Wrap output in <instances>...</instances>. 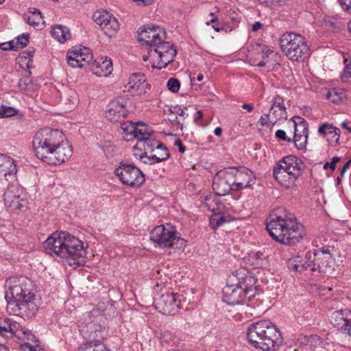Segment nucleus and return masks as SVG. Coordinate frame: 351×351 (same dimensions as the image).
I'll return each mask as SVG.
<instances>
[{
    "mask_svg": "<svg viewBox=\"0 0 351 351\" xmlns=\"http://www.w3.org/2000/svg\"><path fill=\"white\" fill-rule=\"evenodd\" d=\"M6 283L8 289L5 298L8 303V313L24 318L34 316L38 307L36 295L30 289V280L21 276L10 278Z\"/></svg>",
    "mask_w": 351,
    "mask_h": 351,
    "instance_id": "nucleus-1",
    "label": "nucleus"
},
{
    "mask_svg": "<svg viewBox=\"0 0 351 351\" xmlns=\"http://www.w3.org/2000/svg\"><path fill=\"white\" fill-rule=\"evenodd\" d=\"M165 31L158 26L141 27L138 31V41L148 47V59L153 68H165L174 60L177 51L173 45L165 41Z\"/></svg>",
    "mask_w": 351,
    "mask_h": 351,
    "instance_id": "nucleus-2",
    "label": "nucleus"
},
{
    "mask_svg": "<svg viewBox=\"0 0 351 351\" xmlns=\"http://www.w3.org/2000/svg\"><path fill=\"white\" fill-rule=\"evenodd\" d=\"M49 253L64 258L71 266L77 267L85 263L86 247L77 238L66 232H55L43 243Z\"/></svg>",
    "mask_w": 351,
    "mask_h": 351,
    "instance_id": "nucleus-3",
    "label": "nucleus"
},
{
    "mask_svg": "<svg viewBox=\"0 0 351 351\" xmlns=\"http://www.w3.org/2000/svg\"><path fill=\"white\" fill-rule=\"evenodd\" d=\"M266 228L269 235L276 241L288 245L299 243L305 235L304 226L292 214L269 215Z\"/></svg>",
    "mask_w": 351,
    "mask_h": 351,
    "instance_id": "nucleus-4",
    "label": "nucleus"
},
{
    "mask_svg": "<svg viewBox=\"0 0 351 351\" xmlns=\"http://www.w3.org/2000/svg\"><path fill=\"white\" fill-rule=\"evenodd\" d=\"M247 335L251 345L263 351L274 350L282 342L279 330L269 320L253 323L249 326Z\"/></svg>",
    "mask_w": 351,
    "mask_h": 351,
    "instance_id": "nucleus-5",
    "label": "nucleus"
},
{
    "mask_svg": "<svg viewBox=\"0 0 351 351\" xmlns=\"http://www.w3.org/2000/svg\"><path fill=\"white\" fill-rule=\"evenodd\" d=\"M304 164L301 159L289 155L280 160L273 168V176L277 182L286 189L296 186V182L302 176Z\"/></svg>",
    "mask_w": 351,
    "mask_h": 351,
    "instance_id": "nucleus-6",
    "label": "nucleus"
},
{
    "mask_svg": "<svg viewBox=\"0 0 351 351\" xmlns=\"http://www.w3.org/2000/svg\"><path fill=\"white\" fill-rule=\"evenodd\" d=\"M150 239L160 248L171 247L175 252L180 253L186 246V241L178 236L175 226L165 223L156 226L150 232Z\"/></svg>",
    "mask_w": 351,
    "mask_h": 351,
    "instance_id": "nucleus-7",
    "label": "nucleus"
},
{
    "mask_svg": "<svg viewBox=\"0 0 351 351\" xmlns=\"http://www.w3.org/2000/svg\"><path fill=\"white\" fill-rule=\"evenodd\" d=\"M257 279L252 276H246L238 285H226L223 289V300L229 305L243 303L245 299L251 300L256 294Z\"/></svg>",
    "mask_w": 351,
    "mask_h": 351,
    "instance_id": "nucleus-8",
    "label": "nucleus"
},
{
    "mask_svg": "<svg viewBox=\"0 0 351 351\" xmlns=\"http://www.w3.org/2000/svg\"><path fill=\"white\" fill-rule=\"evenodd\" d=\"M282 51L291 61H304L311 54L306 39L300 34L286 32L280 38Z\"/></svg>",
    "mask_w": 351,
    "mask_h": 351,
    "instance_id": "nucleus-9",
    "label": "nucleus"
},
{
    "mask_svg": "<svg viewBox=\"0 0 351 351\" xmlns=\"http://www.w3.org/2000/svg\"><path fill=\"white\" fill-rule=\"evenodd\" d=\"M62 132L49 128L37 132L32 141L36 156L44 162L56 145L62 141Z\"/></svg>",
    "mask_w": 351,
    "mask_h": 351,
    "instance_id": "nucleus-10",
    "label": "nucleus"
},
{
    "mask_svg": "<svg viewBox=\"0 0 351 351\" xmlns=\"http://www.w3.org/2000/svg\"><path fill=\"white\" fill-rule=\"evenodd\" d=\"M306 259L311 263V271L331 274L333 259L330 248L327 246L318 249L314 252L306 253Z\"/></svg>",
    "mask_w": 351,
    "mask_h": 351,
    "instance_id": "nucleus-11",
    "label": "nucleus"
},
{
    "mask_svg": "<svg viewBox=\"0 0 351 351\" xmlns=\"http://www.w3.org/2000/svg\"><path fill=\"white\" fill-rule=\"evenodd\" d=\"M181 297L178 293L161 292L154 298V305L162 314L175 315L181 308Z\"/></svg>",
    "mask_w": 351,
    "mask_h": 351,
    "instance_id": "nucleus-12",
    "label": "nucleus"
},
{
    "mask_svg": "<svg viewBox=\"0 0 351 351\" xmlns=\"http://www.w3.org/2000/svg\"><path fill=\"white\" fill-rule=\"evenodd\" d=\"M114 174L120 182L126 186L138 187L145 182L144 174L132 164L121 162L114 169Z\"/></svg>",
    "mask_w": 351,
    "mask_h": 351,
    "instance_id": "nucleus-13",
    "label": "nucleus"
},
{
    "mask_svg": "<svg viewBox=\"0 0 351 351\" xmlns=\"http://www.w3.org/2000/svg\"><path fill=\"white\" fill-rule=\"evenodd\" d=\"M66 60L73 68H82L96 62L89 48L79 47H75L67 52Z\"/></svg>",
    "mask_w": 351,
    "mask_h": 351,
    "instance_id": "nucleus-14",
    "label": "nucleus"
},
{
    "mask_svg": "<svg viewBox=\"0 0 351 351\" xmlns=\"http://www.w3.org/2000/svg\"><path fill=\"white\" fill-rule=\"evenodd\" d=\"M72 154V146L63 134L62 141L56 145L44 162L50 165H60L68 160Z\"/></svg>",
    "mask_w": 351,
    "mask_h": 351,
    "instance_id": "nucleus-15",
    "label": "nucleus"
},
{
    "mask_svg": "<svg viewBox=\"0 0 351 351\" xmlns=\"http://www.w3.org/2000/svg\"><path fill=\"white\" fill-rule=\"evenodd\" d=\"M5 206L12 212L24 211L27 208V202L23 191L17 186L12 185L3 195Z\"/></svg>",
    "mask_w": 351,
    "mask_h": 351,
    "instance_id": "nucleus-16",
    "label": "nucleus"
},
{
    "mask_svg": "<svg viewBox=\"0 0 351 351\" xmlns=\"http://www.w3.org/2000/svg\"><path fill=\"white\" fill-rule=\"evenodd\" d=\"M93 19L106 35L110 38L116 36L119 29V24L112 14L105 10L97 11L93 14Z\"/></svg>",
    "mask_w": 351,
    "mask_h": 351,
    "instance_id": "nucleus-17",
    "label": "nucleus"
},
{
    "mask_svg": "<svg viewBox=\"0 0 351 351\" xmlns=\"http://www.w3.org/2000/svg\"><path fill=\"white\" fill-rule=\"evenodd\" d=\"M0 334L7 337L16 336L22 340L35 339L34 335L25 330L19 323L12 322L8 317H0Z\"/></svg>",
    "mask_w": 351,
    "mask_h": 351,
    "instance_id": "nucleus-18",
    "label": "nucleus"
},
{
    "mask_svg": "<svg viewBox=\"0 0 351 351\" xmlns=\"http://www.w3.org/2000/svg\"><path fill=\"white\" fill-rule=\"evenodd\" d=\"M16 165L10 156L0 154V182L3 185L9 186L17 181Z\"/></svg>",
    "mask_w": 351,
    "mask_h": 351,
    "instance_id": "nucleus-19",
    "label": "nucleus"
},
{
    "mask_svg": "<svg viewBox=\"0 0 351 351\" xmlns=\"http://www.w3.org/2000/svg\"><path fill=\"white\" fill-rule=\"evenodd\" d=\"M128 114L126 101L123 98H119L113 99L108 104L106 117L110 122L117 123L125 119Z\"/></svg>",
    "mask_w": 351,
    "mask_h": 351,
    "instance_id": "nucleus-20",
    "label": "nucleus"
},
{
    "mask_svg": "<svg viewBox=\"0 0 351 351\" xmlns=\"http://www.w3.org/2000/svg\"><path fill=\"white\" fill-rule=\"evenodd\" d=\"M228 170L219 171L213 178V189L218 196H223L229 193L232 189V178Z\"/></svg>",
    "mask_w": 351,
    "mask_h": 351,
    "instance_id": "nucleus-21",
    "label": "nucleus"
},
{
    "mask_svg": "<svg viewBox=\"0 0 351 351\" xmlns=\"http://www.w3.org/2000/svg\"><path fill=\"white\" fill-rule=\"evenodd\" d=\"M228 171L232 178V186L235 190H239L247 188L251 185L254 180L252 171L247 168H241L240 169L232 168Z\"/></svg>",
    "mask_w": 351,
    "mask_h": 351,
    "instance_id": "nucleus-22",
    "label": "nucleus"
},
{
    "mask_svg": "<svg viewBox=\"0 0 351 351\" xmlns=\"http://www.w3.org/2000/svg\"><path fill=\"white\" fill-rule=\"evenodd\" d=\"M128 92L133 95H141L146 92L147 84L145 75L143 73H133L129 79L125 86Z\"/></svg>",
    "mask_w": 351,
    "mask_h": 351,
    "instance_id": "nucleus-23",
    "label": "nucleus"
},
{
    "mask_svg": "<svg viewBox=\"0 0 351 351\" xmlns=\"http://www.w3.org/2000/svg\"><path fill=\"white\" fill-rule=\"evenodd\" d=\"M103 329L100 324L90 322L82 326L80 332L86 341L101 342L99 339L103 337Z\"/></svg>",
    "mask_w": 351,
    "mask_h": 351,
    "instance_id": "nucleus-24",
    "label": "nucleus"
},
{
    "mask_svg": "<svg viewBox=\"0 0 351 351\" xmlns=\"http://www.w3.org/2000/svg\"><path fill=\"white\" fill-rule=\"evenodd\" d=\"M121 127L125 136H130L138 140L142 138V135H147V125L142 122H124Z\"/></svg>",
    "mask_w": 351,
    "mask_h": 351,
    "instance_id": "nucleus-25",
    "label": "nucleus"
},
{
    "mask_svg": "<svg viewBox=\"0 0 351 351\" xmlns=\"http://www.w3.org/2000/svg\"><path fill=\"white\" fill-rule=\"evenodd\" d=\"M169 152L167 148L162 145V147H158L154 149L149 156H145V160L143 163L153 165L156 163L165 161L169 158Z\"/></svg>",
    "mask_w": 351,
    "mask_h": 351,
    "instance_id": "nucleus-26",
    "label": "nucleus"
},
{
    "mask_svg": "<svg viewBox=\"0 0 351 351\" xmlns=\"http://www.w3.org/2000/svg\"><path fill=\"white\" fill-rule=\"evenodd\" d=\"M319 134L326 138L330 143H338L340 137V130L330 124L324 123L318 130Z\"/></svg>",
    "mask_w": 351,
    "mask_h": 351,
    "instance_id": "nucleus-27",
    "label": "nucleus"
},
{
    "mask_svg": "<svg viewBox=\"0 0 351 351\" xmlns=\"http://www.w3.org/2000/svg\"><path fill=\"white\" fill-rule=\"evenodd\" d=\"M310 264V261L306 259V255L304 256H297L289 260L288 267L290 270L302 272L308 268L311 269Z\"/></svg>",
    "mask_w": 351,
    "mask_h": 351,
    "instance_id": "nucleus-28",
    "label": "nucleus"
},
{
    "mask_svg": "<svg viewBox=\"0 0 351 351\" xmlns=\"http://www.w3.org/2000/svg\"><path fill=\"white\" fill-rule=\"evenodd\" d=\"M147 135L142 136V138H138L139 143L143 147L145 152H150L152 153L154 152L155 149L162 147V143L151 137L152 131L148 127L147 128Z\"/></svg>",
    "mask_w": 351,
    "mask_h": 351,
    "instance_id": "nucleus-29",
    "label": "nucleus"
},
{
    "mask_svg": "<svg viewBox=\"0 0 351 351\" xmlns=\"http://www.w3.org/2000/svg\"><path fill=\"white\" fill-rule=\"evenodd\" d=\"M24 19L29 25L34 27H38L40 24H44L42 13L36 8H29L24 14Z\"/></svg>",
    "mask_w": 351,
    "mask_h": 351,
    "instance_id": "nucleus-30",
    "label": "nucleus"
},
{
    "mask_svg": "<svg viewBox=\"0 0 351 351\" xmlns=\"http://www.w3.org/2000/svg\"><path fill=\"white\" fill-rule=\"evenodd\" d=\"M51 34L54 39L62 44L71 37L69 29L62 25H55L51 31Z\"/></svg>",
    "mask_w": 351,
    "mask_h": 351,
    "instance_id": "nucleus-31",
    "label": "nucleus"
},
{
    "mask_svg": "<svg viewBox=\"0 0 351 351\" xmlns=\"http://www.w3.org/2000/svg\"><path fill=\"white\" fill-rule=\"evenodd\" d=\"M344 313L345 311L343 310L333 313L331 316V323L341 332H346V328L348 326L350 321L344 316Z\"/></svg>",
    "mask_w": 351,
    "mask_h": 351,
    "instance_id": "nucleus-32",
    "label": "nucleus"
},
{
    "mask_svg": "<svg viewBox=\"0 0 351 351\" xmlns=\"http://www.w3.org/2000/svg\"><path fill=\"white\" fill-rule=\"evenodd\" d=\"M273 105L270 109V114L278 119H286V108L284 106V99L280 96L274 99Z\"/></svg>",
    "mask_w": 351,
    "mask_h": 351,
    "instance_id": "nucleus-33",
    "label": "nucleus"
},
{
    "mask_svg": "<svg viewBox=\"0 0 351 351\" xmlns=\"http://www.w3.org/2000/svg\"><path fill=\"white\" fill-rule=\"evenodd\" d=\"M277 58V54L274 52L271 49L265 47L263 48L261 53H258L255 60H259L255 65L258 66H263L267 64H269L271 60Z\"/></svg>",
    "mask_w": 351,
    "mask_h": 351,
    "instance_id": "nucleus-34",
    "label": "nucleus"
},
{
    "mask_svg": "<svg viewBox=\"0 0 351 351\" xmlns=\"http://www.w3.org/2000/svg\"><path fill=\"white\" fill-rule=\"evenodd\" d=\"M247 261L255 268H263L267 265L266 256L260 252H251L247 256Z\"/></svg>",
    "mask_w": 351,
    "mask_h": 351,
    "instance_id": "nucleus-35",
    "label": "nucleus"
},
{
    "mask_svg": "<svg viewBox=\"0 0 351 351\" xmlns=\"http://www.w3.org/2000/svg\"><path fill=\"white\" fill-rule=\"evenodd\" d=\"M326 97L334 104H339L346 99V95L342 89L332 88L327 91Z\"/></svg>",
    "mask_w": 351,
    "mask_h": 351,
    "instance_id": "nucleus-36",
    "label": "nucleus"
},
{
    "mask_svg": "<svg viewBox=\"0 0 351 351\" xmlns=\"http://www.w3.org/2000/svg\"><path fill=\"white\" fill-rule=\"evenodd\" d=\"M230 221V215H226L220 212L215 213L210 218V224L213 229L215 230L226 222Z\"/></svg>",
    "mask_w": 351,
    "mask_h": 351,
    "instance_id": "nucleus-37",
    "label": "nucleus"
},
{
    "mask_svg": "<svg viewBox=\"0 0 351 351\" xmlns=\"http://www.w3.org/2000/svg\"><path fill=\"white\" fill-rule=\"evenodd\" d=\"M78 351H111L108 349L106 346L101 342H91L86 341L82 344Z\"/></svg>",
    "mask_w": 351,
    "mask_h": 351,
    "instance_id": "nucleus-38",
    "label": "nucleus"
},
{
    "mask_svg": "<svg viewBox=\"0 0 351 351\" xmlns=\"http://www.w3.org/2000/svg\"><path fill=\"white\" fill-rule=\"evenodd\" d=\"M292 124L294 128V134H308V123L303 118L300 117H293Z\"/></svg>",
    "mask_w": 351,
    "mask_h": 351,
    "instance_id": "nucleus-39",
    "label": "nucleus"
},
{
    "mask_svg": "<svg viewBox=\"0 0 351 351\" xmlns=\"http://www.w3.org/2000/svg\"><path fill=\"white\" fill-rule=\"evenodd\" d=\"M112 71V64L111 60H105L101 64L98 63L94 73L97 76H108Z\"/></svg>",
    "mask_w": 351,
    "mask_h": 351,
    "instance_id": "nucleus-40",
    "label": "nucleus"
},
{
    "mask_svg": "<svg viewBox=\"0 0 351 351\" xmlns=\"http://www.w3.org/2000/svg\"><path fill=\"white\" fill-rule=\"evenodd\" d=\"M34 56V51H25L20 54L17 58V61L21 66L29 68L32 64V58Z\"/></svg>",
    "mask_w": 351,
    "mask_h": 351,
    "instance_id": "nucleus-41",
    "label": "nucleus"
},
{
    "mask_svg": "<svg viewBox=\"0 0 351 351\" xmlns=\"http://www.w3.org/2000/svg\"><path fill=\"white\" fill-rule=\"evenodd\" d=\"M308 139V134H295L293 136V142L298 149L306 147Z\"/></svg>",
    "mask_w": 351,
    "mask_h": 351,
    "instance_id": "nucleus-42",
    "label": "nucleus"
},
{
    "mask_svg": "<svg viewBox=\"0 0 351 351\" xmlns=\"http://www.w3.org/2000/svg\"><path fill=\"white\" fill-rule=\"evenodd\" d=\"M271 115L272 114L270 113L269 114H265L262 115L258 121L260 125L261 126H267L269 123H270L272 125H274L278 119L276 118L275 116H274V117H271Z\"/></svg>",
    "mask_w": 351,
    "mask_h": 351,
    "instance_id": "nucleus-43",
    "label": "nucleus"
},
{
    "mask_svg": "<svg viewBox=\"0 0 351 351\" xmlns=\"http://www.w3.org/2000/svg\"><path fill=\"white\" fill-rule=\"evenodd\" d=\"M28 38V34H23L21 36L17 37L16 40H14L16 51L26 47L29 42Z\"/></svg>",
    "mask_w": 351,
    "mask_h": 351,
    "instance_id": "nucleus-44",
    "label": "nucleus"
},
{
    "mask_svg": "<svg viewBox=\"0 0 351 351\" xmlns=\"http://www.w3.org/2000/svg\"><path fill=\"white\" fill-rule=\"evenodd\" d=\"M162 342L174 345L177 342V338L169 331L164 332L161 335Z\"/></svg>",
    "mask_w": 351,
    "mask_h": 351,
    "instance_id": "nucleus-45",
    "label": "nucleus"
},
{
    "mask_svg": "<svg viewBox=\"0 0 351 351\" xmlns=\"http://www.w3.org/2000/svg\"><path fill=\"white\" fill-rule=\"evenodd\" d=\"M168 89L172 93H177L180 87V83L176 78H170L167 84Z\"/></svg>",
    "mask_w": 351,
    "mask_h": 351,
    "instance_id": "nucleus-46",
    "label": "nucleus"
},
{
    "mask_svg": "<svg viewBox=\"0 0 351 351\" xmlns=\"http://www.w3.org/2000/svg\"><path fill=\"white\" fill-rule=\"evenodd\" d=\"M16 110L11 107L0 106V117H8L14 115Z\"/></svg>",
    "mask_w": 351,
    "mask_h": 351,
    "instance_id": "nucleus-47",
    "label": "nucleus"
},
{
    "mask_svg": "<svg viewBox=\"0 0 351 351\" xmlns=\"http://www.w3.org/2000/svg\"><path fill=\"white\" fill-rule=\"evenodd\" d=\"M341 78L345 82H348L351 80V61L346 64L343 72L341 75Z\"/></svg>",
    "mask_w": 351,
    "mask_h": 351,
    "instance_id": "nucleus-48",
    "label": "nucleus"
},
{
    "mask_svg": "<svg viewBox=\"0 0 351 351\" xmlns=\"http://www.w3.org/2000/svg\"><path fill=\"white\" fill-rule=\"evenodd\" d=\"M100 147L108 157L112 156L114 152V146L108 143L101 145Z\"/></svg>",
    "mask_w": 351,
    "mask_h": 351,
    "instance_id": "nucleus-49",
    "label": "nucleus"
},
{
    "mask_svg": "<svg viewBox=\"0 0 351 351\" xmlns=\"http://www.w3.org/2000/svg\"><path fill=\"white\" fill-rule=\"evenodd\" d=\"M341 158L338 156H335L332 158L331 162H326L324 165V169H326L328 168H330L332 171L335 169L336 164L339 161H340Z\"/></svg>",
    "mask_w": 351,
    "mask_h": 351,
    "instance_id": "nucleus-50",
    "label": "nucleus"
},
{
    "mask_svg": "<svg viewBox=\"0 0 351 351\" xmlns=\"http://www.w3.org/2000/svg\"><path fill=\"white\" fill-rule=\"evenodd\" d=\"M0 49L3 51H7V50L16 51L14 40H12L10 42H7V43L0 44Z\"/></svg>",
    "mask_w": 351,
    "mask_h": 351,
    "instance_id": "nucleus-51",
    "label": "nucleus"
},
{
    "mask_svg": "<svg viewBox=\"0 0 351 351\" xmlns=\"http://www.w3.org/2000/svg\"><path fill=\"white\" fill-rule=\"evenodd\" d=\"M275 136L278 140L286 141L288 142L291 141V138H287V136L286 135V132L282 130H278L276 132Z\"/></svg>",
    "mask_w": 351,
    "mask_h": 351,
    "instance_id": "nucleus-52",
    "label": "nucleus"
},
{
    "mask_svg": "<svg viewBox=\"0 0 351 351\" xmlns=\"http://www.w3.org/2000/svg\"><path fill=\"white\" fill-rule=\"evenodd\" d=\"M341 8L348 13L351 14V0H339Z\"/></svg>",
    "mask_w": 351,
    "mask_h": 351,
    "instance_id": "nucleus-53",
    "label": "nucleus"
},
{
    "mask_svg": "<svg viewBox=\"0 0 351 351\" xmlns=\"http://www.w3.org/2000/svg\"><path fill=\"white\" fill-rule=\"evenodd\" d=\"M134 155L136 158H138L140 160L143 161L145 160V156H147V152H142L141 150L134 149Z\"/></svg>",
    "mask_w": 351,
    "mask_h": 351,
    "instance_id": "nucleus-54",
    "label": "nucleus"
},
{
    "mask_svg": "<svg viewBox=\"0 0 351 351\" xmlns=\"http://www.w3.org/2000/svg\"><path fill=\"white\" fill-rule=\"evenodd\" d=\"M174 145L178 147V150L180 153H184L186 150L184 145L182 144V141L179 139L175 141Z\"/></svg>",
    "mask_w": 351,
    "mask_h": 351,
    "instance_id": "nucleus-55",
    "label": "nucleus"
},
{
    "mask_svg": "<svg viewBox=\"0 0 351 351\" xmlns=\"http://www.w3.org/2000/svg\"><path fill=\"white\" fill-rule=\"evenodd\" d=\"M351 165V158L348 160L346 164L343 166L341 172H340V176L343 177L346 171V170L350 167Z\"/></svg>",
    "mask_w": 351,
    "mask_h": 351,
    "instance_id": "nucleus-56",
    "label": "nucleus"
},
{
    "mask_svg": "<svg viewBox=\"0 0 351 351\" xmlns=\"http://www.w3.org/2000/svg\"><path fill=\"white\" fill-rule=\"evenodd\" d=\"M263 26V24L259 21H256L252 25V31L257 32L261 29Z\"/></svg>",
    "mask_w": 351,
    "mask_h": 351,
    "instance_id": "nucleus-57",
    "label": "nucleus"
},
{
    "mask_svg": "<svg viewBox=\"0 0 351 351\" xmlns=\"http://www.w3.org/2000/svg\"><path fill=\"white\" fill-rule=\"evenodd\" d=\"M138 5H150L154 0H133Z\"/></svg>",
    "mask_w": 351,
    "mask_h": 351,
    "instance_id": "nucleus-58",
    "label": "nucleus"
},
{
    "mask_svg": "<svg viewBox=\"0 0 351 351\" xmlns=\"http://www.w3.org/2000/svg\"><path fill=\"white\" fill-rule=\"evenodd\" d=\"M34 345L30 344L29 342H25L21 346V351H29V348H32Z\"/></svg>",
    "mask_w": 351,
    "mask_h": 351,
    "instance_id": "nucleus-59",
    "label": "nucleus"
},
{
    "mask_svg": "<svg viewBox=\"0 0 351 351\" xmlns=\"http://www.w3.org/2000/svg\"><path fill=\"white\" fill-rule=\"evenodd\" d=\"M241 107L248 112H250L254 110V105L252 104H243Z\"/></svg>",
    "mask_w": 351,
    "mask_h": 351,
    "instance_id": "nucleus-60",
    "label": "nucleus"
},
{
    "mask_svg": "<svg viewBox=\"0 0 351 351\" xmlns=\"http://www.w3.org/2000/svg\"><path fill=\"white\" fill-rule=\"evenodd\" d=\"M341 127L346 129L348 132H351V121H345L342 122Z\"/></svg>",
    "mask_w": 351,
    "mask_h": 351,
    "instance_id": "nucleus-61",
    "label": "nucleus"
},
{
    "mask_svg": "<svg viewBox=\"0 0 351 351\" xmlns=\"http://www.w3.org/2000/svg\"><path fill=\"white\" fill-rule=\"evenodd\" d=\"M185 110H187V108H185V109L179 108V109L176 111V113H177V114H178V116H180V117H185V116H187V114L186 113Z\"/></svg>",
    "mask_w": 351,
    "mask_h": 351,
    "instance_id": "nucleus-62",
    "label": "nucleus"
},
{
    "mask_svg": "<svg viewBox=\"0 0 351 351\" xmlns=\"http://www.w3.org/2000/svg\"><path fill=\"white\" fill-rule=\"evenodd\" d=\"M221 133H222V130L221 128L218 127V128H216L214 130V134L215 135H216L217 136H220L221 135Z\"/></svg>",
    "mask_w": 351,
    "mask_h": 351,
    "instance_id": "nucleus-63",
    "label": "nucleus"
},
{
    "mask_svg": "<svg viewBox=\"0 0 351 351\" xmlns=\"http://www.w3.org/2000/svg\"><path fill=\"white\" fill-rule=\"evenodd\" d=\"M175 125H176L177 128L178 129H180V130H182V128H183V124L182 123H181L178 119V118L176 117V119L175 121Z\"/></svg>",
    "mask_w": 351,
    "mask_h": 351,
    "instance_id": "nucleus-64",
    "label": "nucleus"
}]
</instances>
